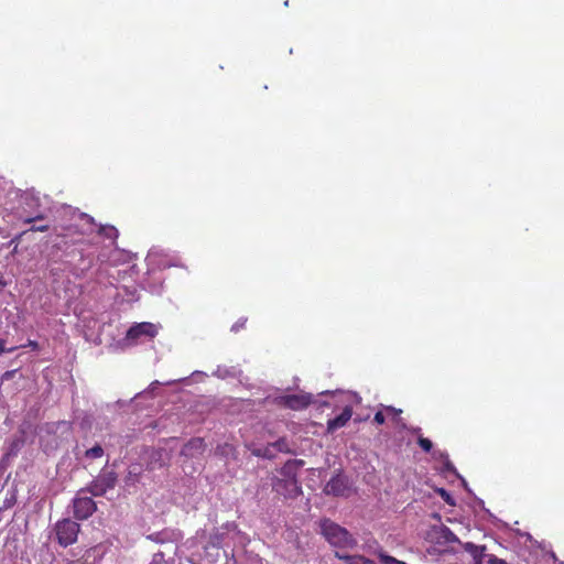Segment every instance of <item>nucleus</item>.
<instances>
[{
    "label": "nucleus",
    "mask_w": 564,
    "mask_h": 564,
    "mask_svg": "<svg viewBox=\"0 0 564 564\" xmlns=\"http://www.w3.org/2000/svg\"><path fill=\"white\" fill-rule=\"evenodd\" d=\"M321 533L335 547L352 549L357 545L355 538L345 528L329 519L321 521Z\"/></svg>",
    "instance_id": "obj_1"
},
{
    "label": "nucleus",
    "mask_w": 564,
    "mask_h": 564,
    "mask_svg": "<svg viewBox=\"0 0 564 564\" xmlns=\"http://www.w3.org/2000/svg\"><path fill=\"white\" fill-rule=\"evenodd\" d=\"M79 531L80 525L69 518L58 520L54 525L56 541L63 547L76 543Z\"/></svg>",
    "instance_id": "obj_2"
},
{
    "label": "nucleus",
    "mask_w": 564,
    "mask_h": 564,
    "mask_svg": "<svg viewBox=\"0 0 564 564\" xmlns=\"http://www.w3.org/2000/svg\"><path fill=\"white\" fill-rule=\"evenodd\" d=\"M117 474L113 470L104 471L98 475L86 488L87 492L95 497L104 496L108 490L113 489L117 484Z\"/></svg>",
    "instance_id": "obj_3"
},
{
    "label": "nucleus",
    "mask_w": 564,
    "mask_h": 564,
    "mask_svg": "<svg viewBox=\"0 0 564 564\" xmlns=\"http://www.w3.org/2000/svg\"><path fill=\"white\" fill-rule=\"evenodd\" d=\"M158 335V328L149 322L137 323L132 325L127 334L126 340L129 345H135L142 339H152Z\"/></svg>",
    "instance_id": "obj_4"
},
{
    "label": "nucleus",
    "mask_w": 564,
    "mask_h": 564,
    "mask_svg": "<svg viewBox=\"0 0 564 564\" xmlns=\"http://www.w3.org/2000/svg\"><path fill=\"white\" fill-rule=\"evenodd\" d=\"M87 488L80 489L73 500L74 517L77 520H86L97 510L96 502L93 498L83 496Z\"/></svg>",
    "instance_id": "obj_5"
},
{
    "label": "nucleus",
    "mask_w": 564,
    "mask_h": 564,
    "mask_svg": "<svg viewBox=\"0 0 564 564\" xmlns=\"http://www.w3.org/2000/svg\"><path fill=\"white\" fill-rule=\"evenodd\" d=\"M273 490L286 499H295L302 495L299 479L276 478L272 484Z\"/></svg>",
    "instance_id": "obj_6"
},
{
    "label": "nucleus",
    "mask_w": 564,
    "mask_h": 564,
    "mask_svg": "<svg viewBox=\"0 0 564 564\" xmlns=\"http://www.w3.org/2000/svg\"><path fill=\"white\" fill-rule=\"evenodd\" d=\"M312 403L311 394H286L279 398V404L300 411L306 409Z\"/></svg>",
    "instance_id": "obj_7"
},
{
    "label": "nucleus",
    "mask_w": 564,
    "mask_h": 564,
    "mask_svg": "<svg viewBox=\"0 0 564 564\" xmlns=\"http://www.w3.org/2000/svg\"><path fill=\"white\" fill-rule=\"evenodd\" d=\"M349 490L348 481L345 476L337 474L333 476L324 488L326 495L345 496Z\"/></svg>",
    "instance_id": "obj_8"
},
{
    "label": "nucleus",
    "mask_w": 564,
    "mask_h": 564,
    "mask_svg": "<svg viewBox=\"0 0 564 564\" xmlns=\"http://www.w3.org/2000/svg\"><path fill=\"white\" fill-rule=\"evenodd\" d=\"M78 224H72L68 227L63 228V230L68 231L69 234H79L85 235L88 230H91L95 225V220L91 216L82 213L77 216Z\"/></svg>",
    "instance_id": "obj_9"
},
{
    "label": "nucleus",
    "mask_w": 564,
    "mask_h": 564,
    "mask_svg": "<svg viewBox=\"0 0 564 564\" xmlns=\"http://www.w3.org/2000/svg\"><path fill=\"white\" fill-rule=\"evenodd\" d=\"M351 416L352 408L350 405H346L339 415L327 421V433L333 434L338 429L345 426L349 422Z\"/></svg>",
    "instance_id": "obj_10"
},
{
    "label": "nucleus",
    "mask_w": 564,
    "mask_h": 564,
    "mask_svg": "<svg viewBox=\"0 0 564 564\" xmlns=\"http://www.w3.org/2000/svg\"><path fill=\"white\" fill-rule=\"evenodd\" d=\"M205 442L200 437L189 440L182 448L181 454L186 457H194L203 454L205 451Z\"/></svg>",
    "instance_id": "obj_11"
},
{
    "label": "nucleus",
    "mask_w": 564,
    "mask_h": 564,
    "mask_svg": "<svg viewBox=\"0 0 564 564\" xmlns=\"http://www.w3.org/2000/svg\"><path fill=\"white\" fill-rule=\"evenodd\" d=\"M304 466L302 459H289L280 469V475L283 478L297 479L299 470Z\"/></svg>",
    "instance_id": "obj_12"
},
{
    "label": "nucleus",
    "mask_w": 564,
    "mask_h": 564,
    "mask_svg": "<svg viewBox=\"0 0 564 564\" xmlns=\"http://www.w3.org/2000/svg\"><path fill=\"white\" fill-rule=\"evenodd\" d=\"M463 549L473 557V564H482L486 546L476 545L473 542L460 543Z\"/></svg>",
    "instance_id": "obj_13"
},
{
    "label": "nucleus",
    "mask_w": 564,
    "mask_h": 564,
    "mask_svg": "<svg viewBox=\"0 0 564 564\" xmlns=\"http://www.w3.org/2000/svg\"><path fill=\"white\" fill-rule=\"evenodd\" d=\"M335 556L345 561L347 564H376L372 560L362 555H345L339 552H335Z\"/></svg>",
    "instance_id": "obj_14"
},
{
    "label": "nucleus",
    "mask_w": 564,
    "mask_h": 564,
    "mask_svg": "<svg viewBox=\"0 0 564 564\" xmlns=\"http://www.w3.org/2000/svg\"><path fill=\"white\" fill-rule=\"evenodd\" d=\"M98 234L100 236H102L104 238L112 240V241H115L118 238V236H119V232H118L117 228L115 226H111V225H101V226H99Z\"/></svg>",
    "instance_id": "obj_15"
},
{
    "label": "nucleus",
    "mask_w": 564,
    "mask_h": 564,
    "mask_svg": "<svg viewBox=\"0 0 564 564\" xmlns=\"http://www.w3.org/2000/svg\"><path fill=\"white\" fill-rule=\"evenodd\" d=\"M104 455V448L100 445H95L87 449L85 456L88 458H99Z\"/></svg>",
    "instance_id": "obj_16"
},
{
    "label": "nucleus",
    "mask_w": 564,
    "mask_h": 564,
    "mask_svg": "<svg viewBox=\"0 0 564 564\" xmlns=\"http://www.w3.org/2000/svg\"><path fill=\"white\" fill-rule=\"evenodd\" d=\"M436 492L440 495V497L449 506H455L456 502L452 495L444 488H438Z\"/></svg>",
    "instance_id": "obj_17"
},
{
    "label": "nucleus",
    "mask_w": 564,
    "mask_h": 564,
    "mask_svg": "<svg viewBox=\"0 0 564 564\" xmlns=\"http://www.w3.org/2000/svg\"><path fill=\"white\" fill-rule=\"evenodd\" d=\"M279 452L289 453V444L285 438H280L272 444Z\"/></svg>",
    "instance_id": "obj_18"
},
{
    "label": "nucleus",
    "mask_w": 564,
    "mask_h": 564,
    "mask_svg": "<svg viewBox=\"0 0 564 564\" xmlns=\"http://www.w3.org/2000/svg\"><path fill=\"white\" fill-rule=\"evenodd\" d=\"M417 443H419L420 447L426 453L431 452V449L433 447L432 442L429 438H425L422 436L419 437Z\"/></svg>",
    "instance_id": "obj_19"
},
{
    "label": "nucleus",
    "mask_w": 564,
    "mask_h": 564,
    "mask_svg": "<svg viewBox=\"0 0 564 564\" xmlns=\"http://www.w3.org/2000/svg\"><path fill=\"white\" fill-rule=\"evenodd\" d=\"M18 347H11V348H7L6 347V341L4 339H1L0 338V355H2L3 352H12L17 349Z\"/></svg>",
    "instance_id": "obj_20"
},
{
    "label": "nucleus",
    "mask_w": 564,
    "mask_h": 564,
    "mask_svg": "<svg viewBox=\"0 0 564 564\" xmlns=\"http://www.w3.org/2000/svg\"><path fill=\"white\" fill-rule=\"evenodd\" d=\"M373 421H375L377 424L381 425V424H383V423H384V421H386V416H384V414H383L381 411H378V412L375 414V416H373Z\"/></svg>",
    "instance_id": "obj_21"
},
{
    "label": "nucleus",
    "mask_w": 564,
    "mask_h": 564,
    "mask_svg": "<svg viewBox=\"0 0 564 564\" xmlns=\"http://www.w3.org/2000/svg\"><path fill=\"white\" fill-rule=\"evenodd\" d=\"M50 228L48 225H33L30 230L31 231H41V232H44V231H47Z\"/></svg>",
    "instance_id": "obj_22"
},
{
    "label": "nucleus",
    "mask_w": 564,
    "mask_h": 564,
    "mask_svg": "<svg viewBox=\"0 0 564 564\" xmlns=\"http://www.w3.org/2000/svg\"><path fill=\"white\" fill-rule=\"evenodd\" d=\"M384 410H386V412H387L388 414H391V415H393L394 417H397L398 415H400V414H401V412H402L401 410L395 409V408H393V406H386V409H384Z\"/></svg>",
    "instance_id": "obj_23"
},
{
    "label": "nucleus",
    "mask_w": 564,
    "mask_h": 564,
    "mask_svg": "<svg viewBox=\"0 0 564 564\" xmlns=\"http://www.w3.org/2000/svg\"><path fill=\"white\" fill-rule=\"evenodd\" d=\"M488 564H507V562L505 560L498 558L495 555H490Z\"/></svg>",
    "instance_id": "obj_24"
},
{
    "label": "nucleus",
    "mask_w": 564,
    "mask_h": 564,
    "mask_svg": "<svg viewBox=\"0 0 564 564\" xmlns=\"http://www.w3.org/2000/svg\"><path fill=\"white\" fill-rule=\"evenodd\" d=\"M447 531H448V534L446 535L447 541H449V542H459L460 543L458 538L452 531H449V530H447Z\"/></svg>",
    "instance_id": "obj_25"
},
{
    "label": "nucleus",
    "mask_w": 564,
    "mask_h": 564,
    "mask_svg": "<svg viewBox=\"0 0 564 564\" xmlns=\"http://www.w3.org/2000/svg\"><path fill=\"white\" fill-rule=\"evenodd\" d=\"M24 347H30L33 350H36L39 348V344L35 340L29 339L28 344Z\"/></svg>",
    "instance_id": "obj_26"
},
{
    "label": "nucleus",
    "mask_w": 564,
    "mask_h": 564,
    "mask_svg": "<svg viewBox=\"0 0 564 564\" xmlns=\"http://www.w3.org/2000/svg\"><path fill=\"white\" fill-rule=\"evenodd\" d=\"M247 319H245L243 322H237L234 326H232V330L235 332H238L240 328H242L245 326V323H246Z\"/></svg>",
    "instance_id": "obj_27"
},
{
    "label": "nucleus",
    "mask_w": 564,
    "mask_h": 564,
    "mask_svg": "<svg viewBox=\"0 0 564 564\" xmlns=\"http://www.w3.org/2000/svg\"><path fill=\"white\" fill-rule=\"evenodd\" d=\"M7 281L0 276V292L7 286Z\"/></svg>",
    "instance_id": "obj_28"
},
{
    "label": "nucleus",
    "mask_w": 564,
    "mask_h": 564,
    "mask_svg": "<svg viewBox=\"0 0 564 564\" xmlns=\"http://www.w3.org/2000/svg\"><path fill=\"white\" fill-rule=\"evenodd\" d=\"M14 372H15L14 370L6 371L4 375H3V378L4 379H9Z\"/></svg>",
    "instance_id": "obj_29"
},
{
    "label": "nucleus",
    "mask_w": 564,
    "mask_h": 564,
    "mask_svg": "<svg viewBox=\"0 0 564 564\" xmlns=\"http://www.w3.org/2000/svg\"><path fill=\"white\" fill-rule=\"evenodd\" d=\"M37 219H42V216H39V217H36V218H28V219L25 220V223L30 224V223H32V221H34V220H37Z\"/></svg>",
    "instance_id": "obj_30"
},
{
    "label": "nucleus",
    "mask_w": 564,
    "mask_h": 564,
    "mask_svg": "<svg viewBox=\"0 0 564 564\" xmlns=\"http://www.w3.org/2000/svg\"><path fill=\"white\" fill-rule=\"evenodd\" d=\"M214 539H215V540H217L216 550L218 551V550H219V545H218V543H219V538H218V535H216ZM213 546H215V544H213Z\"/></svg>",
    "instance_id": "obj_31"
},
{
    "label": "nucleus",
    "mask_w": 564,
    "mask_h": 564,
    "mask_svg": "<svg viewBox=\"0 0 564 564\" xmlns=\"http://www.w3.org/2000/svg\"><path fill=\"white\" fill-rule=\"evenodd\" d=\"M57 235H58V236H63V237H65V236H67V235H68V232H58Z\"/></svg>",
    "instance_id": "obj_32"
}]
</instances>
